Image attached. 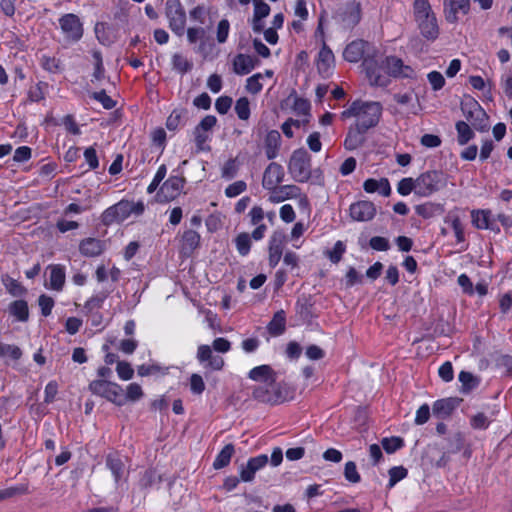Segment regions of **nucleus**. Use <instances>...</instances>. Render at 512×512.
I'll return each instance as SVG.
<instances>
[{
  "label": "nucleus",
  "mask_w": 512,
  "mask_h": 512,
  "mask_svg": "<svg viewBox=\"0 0 512 512\" xmlns=\"http://www.w3.org/2000/svg\"><path fill=\"white\" fill-rule=\"evenodd\" d=\"M382 111L383 107L380 102L355 100L341 112V118H355V125L361 131H368L379 123Z\"/></svg>",
  "instance_id": "1"
},
{
  "label": "nucleus",
  "mask_w": 512,
  "mask_h": 512,
  "mask_svg": "<svg viewBox=\"0 0 512 512\" xmlns=\"http://www.w3.org/2000/svg\"><path fill=\"white\" fill-rule=\"evenodd\" d=\"M449 176L438 170L422 173L416 178V195L429 197L448 185Z\"/></svg>",
  "instance_id": "2"
},
{
  "label": "nucleus",
  "mask_w": 512,
  "mask_h": 512,
  "mask_svg": "<svg viewBox=\"0 0 512 512\" xmlns=\"http://www.w3.org/2000/svg\"><path fill=\"white\" fill-rule=\"evenodd\" d=\"M291 177L299 183L308 182L311 177V160L303 149L295 150L288 163Z\"/></svg>",
  "instance_id": "3"
},
{
  "label": "nucleus",
  "mask_w": 512,
  "mask_h": 512,
  "mask_svg": "<svg viewBox=\"0 0 512 512\" xmlns=\"http://www.w3.org/2000/svg\"><path fill=\"white\" fill-rule=\"evenodd\" d=\"M89 390L94 395L103 397L117 406L125 404L123 390L117 383L106 380H94L89 384Z\"/></svg>",
  "instance_id": "4"
},
{
  "label": "nucleus",
  "mask_w": 512,
  "mask_h": 512,
  "mask_svg": "<svg viewBox=\"0 0 512 512\" xmlns=\"http://www.w3.org/2000/svg\"><path fill=\"white\" fill-rule=\"evenodd\" d=\"M165 14L169 22V28L177 36H182L186 26V13L180 0H167Z\"/></svg>",
  "instance_id": "5"
},
{
  "label": "nucleus",
  "mask_w": 512,
  "mask_h": 512,
  "mask_svg": "<svg viewBox=\"0 0 512 512\" xmlns=\"http://www.w3.org/2000/svg\"><path fill=\"white\" fill-rule=\"evenodd\" d=\"M363 67L371 85L386 87L390 83V76L385 68L384 59L381 62L374 59H365Z\"/></svg>",
  "instance_id": "6"
},
{
  "label": "nucleus",
  "mask_w": 512,
  "mask_h": 512,
  "mask_svg": "<svg viewBox=\"0 0 512 512\" xmlns=\"http://www.w3.org/2000/svg\"><path fill=\"white\" fill-rule=\"evenodd\" d=\"M59 25L66 40L77 42L82 38L83 23L77 15L73 13L63 15L59 19Z\"/></svg>",
  "instance_id": "7"
},
{
  "label": "nucleus",
  "mask_w": 512,
  "mask_h": 512,
  "mask_svg": "<svg viewBox=\"0 0 512 512\" xmlns=\"http://www.w3.org/2000/svg\"><path fill=\"white\" fill-rule=\"evenodd\" d=\"M131 216L130 201L121 200L118 203L108 207L102 213V222L105 225H111L113 223H120L125 221Z\"/></svg>",
  "instance_id": "8"
},
{
  "label": "nucleus",
  "mask_w": 512,
  "mask_h": 512,
  "mask_svg": "<svg viewBox=\"0 0 512 512\" xmlns=\"http://www.w3.org/2000/svg\"><path fill=\"white\" fill-rule=\"evenodd\" d=\"M470 0H444L443 13L445 20L450 24L457 23L462 16L469 13Z\"/></svg>",
  "instance_id": "9"
},
{
  "label": "nucleus",
  "mask_w": 512,
  "mask_h": 512,
  "mask_svg": "<svg viewBox=\"0 0 512 512\" xmlns=\"http://www.w3.org/2000/svg\"><path fill=\"white\" fill-rule=\"evenodd\" d=\"M185 179L181 176H170L160 187L157 194L159 201L169 202L176 199L183 191Z\"/></svg>",
  "instance_id": "10"
},
{
  "label": "nucleus",
  "mask_w": 512,
  "mask_h": 512,
  "mask_svg": "<svg viewBox=\"0 0 512 512\" xmlns=\"http://www.w3.org/2000/svg\"><path fill=\"white\" fill-rule=\"evenodd\" d=\"M253 397L260 402L268 404H277L283 401L276 379L271 384H258L253 389Z\"/></svg>",
  "instance_id": "11"
},
{
  "label": "nucleus",
  "mask_w": 512,
  "mask_h": 512,
  "mask_svg": "<svg viewBox=\"0 0 512 512\" xmlns=\"http://www.w3.org/2000/svg\"><path fill=\"white\" fill-rule=\"evenodd\" d=\"M349 211L351 218L359 222L370 221L376 215L374 203L367 200H361L351 204Z\"/></svg>",
  "instance_id": "12"
},
{
  "label": "nucleus",
  "mask_w": 512,
  "mask_h": 512,
  "mask_svg": "<svg viewBox=\"0 0 512 512\" xmlns=\"http://www.w3.org/2000/svg\"><path fill=\"white\" fill-rule=\"evenodd\" d=\"M472 225L480 230L499 232V227L494 221L492 213L488 209H474L471 211Z\"/></svg>",
  "instance_id": "13"
},
{
  "label": "nucleus",
  "mask_w": 512,
  "mask_h": 512,
  "mask_svg": "<svg viewBox=\"0 0 512 512\" xmlns=\"http://www.w3.org/2000/svg\"><path fill=\"white\" fill-rule=\"evenodd\" d=\"M268 463V456L265 454L252 457L247 461L245 466L240 468V480L243 482L253 481L256 472L261 470Z\"/></svg>",
  "instance_id": "14"
},
{
  "label": "nucleus",
  "mask_w": 512,
  "mask_h": 512,
  "mask_svg": "<svg viewBox=\"0 0 512 512\" xmlns=\"http://www.w3.org/2000/svg\"><path fill=\"white\" fill-rule=\"evenodd\" d=\"M269 191L268 200L271 203H281L289 199H294L300 196V188L296 185H277Z\"/></svg>",
  "instance_id": "15"
},
{
  "label": "nucleus",
  "mask_w": 512,
  "mask_h": 512,
  "mask_svg": "<svg viewBox=\"0 0 512 512\" xmlns=\"http://www.w3.org/2000/svg\"><path fill=\"white\" fill-rule=\"evenodd\" d=\"M384 63L390 77L412 78L415 75L414 69L404 65L402 60L397 57H386Z\"/></svg>",
  "instance_id": "16"
},
{
  "label": "nucleus",
  "mask_w": 512,
  "mask_h": 512,
  "mask_svg": "<svg viewBox=\"0 0 512 512\" xmlns=\"http://www.w3.org/2000/svg\"><path fill=\"white\" fill-rule=\"evenodd\" d=\"M284 170L283 167L275 162L270 163L263 174L262 186L266 190H270L271 188H275V186L279 185L284 180Z\"/></svg>",
  "instance_id": "17"
},
{
  "label": "nucleus",
  "mask_w": 512,
  "mask_h": 512,
  "mask_svg": "<svg viewBox=\"0 0 512 512\" xmlns=\"http://www.w3.org/2000/svg\"><path fill=\"white\" fill-rule=\"evenodd\" d=\"M334 64L335 59L333 52L326 46V44H323L316 60L318 72L323 77H328L332 73Z\"/></svg>",
  "instance_id": "18"
},
{
  "label": "nucleus",
  "mask_w": 512,
  "mask_h": 512,
  "mask_svg": "<svg viewBox=\"0 0 512 512\" xmlns=\"http://www.w3.org/2000/svg\"><path fill=\"white\" fill-rule=\"evenodd\" d=\"M49 270V282L45 287L55 291H61L65 284L66 271L61 264H51L47 267Z\"/></svg>",
  "instance_id": "19"
},
{
  "label": "nucleus",
  "mask_w": 512,
  "mask_h": 512,
  "mask_svg": "<svg viewBox=\"0 0 512 512\" xmlns=\"http://www.w3.org/2000/svg\"><path fill=\"white\" fill-rule=\"evenodd\" d=\"M393 98L395 102L404 108L406 113L417 114L420 110L417 95L413 91L397 93Z\"/></svg>",
  "instance_id": "20"
},
{
  "label": "nucleus",
  "mask_w": 512,
  "mask_h": 512,
  "mask_svg": "<svg viewBox=\"0 0 512 512\" xmlns=\"http://www.w3.org/2000/svg\"><path fill=\"white\" fill-rule=\"evenodd\" d=\"M257 60L248 54H237L232 62L233 71L237 75H247L249 74L256 66Z\"/></svg>",
  "instance_id": "21"
},
{
  "label": "nucleus",
  "mask_w": 512,
  "mask_h": 512,
  "mask_svg": "<svg viewBox=\"0 0 512 512\" xmlns=\"http://www.w3.org/2000/svg\"><path fill=\"white\" fill-rule=\"evenodd\" d=\"M459 405V400L457 398H444L439 399L433 404V413L438 418H447Z\"/></svg>",
  "instance_id": "22"
},
{
  "label": "nucleus",
  "mask_w": 512,
  "mask_h": 512,
  "mask_svg": "<svg viewBox=\"0 0 512 512\" xmlns=\"http://www.w3.org/2000/svg\"><path fill=\"white\" fill-rule=\"evenodd\" d=\"M249 379L259 384L272 383L275 380V372L269 365H260L252 368L248 373Z\"/></svg>",
  "instance_id": "23"
},
{
  "label": "nucleus",
  "mask_w": 512,
  "mask_h": 512,
  "mask_svg": "<svg viewBox=\"0 0 512 512\" xmlns=\"http://www.w3.org/2000/svg\"><path fill=\"white\" fill-rule=\"evenodd\" d=\"M363 189L367 193L378 192L380 195L387 197L391 193V186L386 178L374 179L369 178L364 181Z\"/></svg>",
  "instance_id": "24"
},
{
  "label": "nucleus",
  "mask_w": 512,
  "mask_h": 512,
  "mask_svg": "<svg viewBox=\"0 0 512 512\" xmlns=\"http://www.w3.org/2000/svg\"><path fill=\"white\" fill-rule=\"evenodd\" d=\"M421 34L429 39L434 40L439 35V27L435 14L429 15L427 18L417 20Z\"/></svg>",
  "instance_id": "25"
},
{
  "label": "nucleus",
  "mask_w": 512,
  "mask_h": 512,
  "mask_svg": "<svg viewBox=\"0 0 512 512\" xmlns=\"http://www.w3.org/2000/svg\"><path fill=\"white\" fill-rule=\"evenodd\" d=\"M270 7L263 1L254 3V14L252 29L256 33H260L264 29V19L269 15Z\"/></svg>",
  "instance_id": "26"
},
{
  "label": "nucleus",
  "mask_w": 512,
  "mask_h": 512,
  "mask_svg": "<svg viewBox=\"0 0 512 512\" xmlns=\"http://www.w3.org/2000/svg\"><path fill=\"white\" fill-rule=\"evenodd\" d=\"M281 144V135L276 130L269 131L264 140V150L266 157L272 160L277 157Z\"/></svg>",
  "instance_id": "27"
},
{
  "label": "nucleus",
  "mask_w": 512,
  "mask_h": 512,
  "mask_svg": "<svg viewBox=\"0 0 512 512\" xmlns=\"http://www.w3.org/2000/svg\"><path fill=\"white\" fill-rule=\"evenodd\" d=\"M104 250V244L96 238H86L79 244V251L83 256L96 257Z\"/></svg>",
  "instance_id": "28"
},
{
  "label": "nucleus",
  "mask_w": 512,
  "mask_h": 512,
  "mask_svg": "<svg viewBox=\"0 0 512 512\" xmlns=\"http://www.w3.org/2000/svg\"><path fill=\"white\" fill-rule=\"evenodd\" d=\"M106 466L111 471L115 482L118 484L125 476L123 459L118 454H109L106 458Z\"/></svg>",
  "instance_id": "29"
},
{
  "label": "nucleus",
  "mask_w": 512,
  "mask_h": 512,
  "mask_svg": "<svg viewBox=\"0 0 512 512\" xmlns=\"http://www.w3.org/2000/svg\"><path fill=\"white\" fill-rule=\"evenodd\" d=\"M283 253V237L274 234L269 243V265L276 267L281 260Z\"/></svg>",
  "instance_id": "30"
},
{
  "label": "nucleus",
  "mask_w": 512,
  "mask_h": 512,
  "mask_svg": "<svg viewBox=\"0 0 512 512\" xmlns=\"http://www.w3.org/2000/svg\"><path fill=\"white\" fill-rule=\"evenodd\" d=\"M365 42L361 40L353 41L346 46L343 57L346 61L356 63L363 57Z\"/></svg>",
  "instance_id": "31"
},
{
  "label": "nucleus",
  "mask_w": 512,
  "mask_h": 512,
  "mask_svg": "<svg viewBox=\"0 0 512 512\" xmlns=\"http://www.w3.org/2000/svg\"><path fill=\"white\" fill-rule=\"evenodd\" d=\"M367 131H361L358 126L350 128L344 141V146L347 150H355L360 147L364 141V134Z\"/></svg>",
  "instance_id": "32"
},
{
  "label": "nucleus",
  "mask_w": 512,
  "mask_h": 512,
  "mask_svg": "<svg viewBox=\"0 0 512 512\" xmlns=\"http://www.w3.org/2000/svg\"><path fill=\"white\" fill-rule=\"evenodd\" d=\"M286 327V315L283 310L277 311L267 325V330L272 336H279L284 333Z\"/></svg>",
  "instance_id": "33"
},
{
  "label": "nucleus",
  "mask_w": 512,
  "mask_h": 512,
  "mask_svg": "<svg viewBox=\"0 0 512 512\" xmlns=\"http://www.w3.org/2000/svg\"><path fill=\"white\" fill-rule=\"evenodd\" d=\"M8 311L19 322H26L29 318L28 304L25 300H15L10 303Z\"/></svg>",
  "instance_id": "34"
},
{
  "label": "nucleus",
  "mask_w": 512,
  "mask_h": 512,
  "mask_svg": "<svg viewBox=\"0 0 512 512\" xmlns=\"http://www.w3.org/2000/svg\"><path fill=\"white\" fill-rule=\"evenodd\" d=\"M200 243V235L194 230H187L182 236V251L191 253Z\"/></svg>",
  "instance_id": "35"
},
{
  "label": "nucleus",
  "mask_w": 512,
  "mask_h": 512,
  "mask_svg": "<svg viewBox=\"0 0 512 512\" xmlns=\"http://www.w3.org/2000/svg\"><path fill=\"white\" fill-rule=\"evenodd\" d=\"M233 453L234 446L232 444H227L226 446H224L223 449L216 456L213 462V467L215 469H222L226 467L230 463Z\"/></svg>",
  "instance_id": "36"
},
{
  "label": "nucleus",
  "mask_w": 512,
  "mask_h": 512,
  "mask_svg": "<svg viewBox=\"0 0 512 512\" xmlns=\"http://www.w3.org/2000/svg\"><path fill=\"white\" fill-rule=\"evenodd\" d=\"M442 211V207L439 204L427 202L424 204H419L415 206V212L417 215L421 216L424 219H429Z\"/></svg>",
  "instance_id": "37"
},
{
  "label": "nucleus",
  "mask_w": 512,
  "mask_h": 512,
  "mask_svg": "<svg viewBox=\"0 0 512 512\" xmlns=\"http://www.w3.org/2000/svg\"><path fill=\"white\" fill-rule=\"evenodd\" d=\"M445 222L450 224V226L454 232L456 242L457 243L463 242L465 240L464 228H463V225H462V222H461L459 216L449 214L446 217Z\"/></svg>",
  "instance_id": "38"
},
{
  "label": "nucleus",
  "mask_w": 512,
  "mask_h": 512,
  "mask_svg": "<svg viewBox=\"0 0 512 512\" xmlns=\"http://www.w3.org/2000/svg\"><path fill=\"white\" fill-rule=\"evenodd\" d=\"M413 13L416 21L422 18H427L433 14L431 5L428 0H414Z\"/></svg>",
  "instance_id": "39"
},
{
  "label": "nucleus",
  "mask_w": 512,
  "mask_h": 512,
  "mask_svg": "<svg viewBox=\"0 0 512 512\" xmlns=\"http://www.w3.org/2000/svg\"><path fill=\"white\" fill-rule=\"evenodd\" d=\"M172 66L175 71L185 74L192 69L193 64L182 54L176 53L172 57Z\"/></svg>",
  "instance_id": "40"
},
{
  "label": "nucleus",
  "mask_w": 512,
  "mask_h": 512,
  "mask_svg": "<svg viewBox=\"0 0 512 512\" xmlns=\"http://www.w3.org/2000/svg\"><path fill=\"white\" fill-rule=\"evenodd\" d=\"M492 421V417L483 412H478L470 418V425L475 430H486Z\"/></svg>",
  "instance_id": "41"
},
{
  "label": "nucleus",
  "mask_w": 512,
  "mask_h": 512,
  "mask_svg": "<svg viewBox=\"0 0 512 512\" xmlns=\"http://www.w3.org/2000/svg\"><path fill=\"white\" fill-rule=\"evenodd\" d=\"M234 109L240 120L246 121L249 119L251 111L250 101L247 97H240L237 99Z\"/></svg>",
  "instance_id": "42"
},
{
  "label": "nucleus",
  "mask_w": 512,
  "mask_h": 512,
  "mask_svg": "<svg viewBox=\"0 0 512 512\" xmlns=\"http://www.w3.org/2000/svg\"><path fill=\"white\" fill-rule=\"evenodd\" d=\"M263 79H264V74H262V73H256V74L250 76L249 78H247L246 86H245L247 92H249L250 94H253V95L258 94L263 88V84L261 82Z\"/></svg>",
  "instance_id": "43"
},
{
  "label": "nucleus",
  "mask_w": 512,
  "mask_h": 512,
  "mask_svg": "<svg viewBox=\"0 0 512 512\" xmlns=\"http://www.w3.org/2000/svg\"><path fill=\"white\" fill-rule=\"evenodd\" d=\"M456 130H457V133H458V143L460 145L466 144L474 136L473 130L464 121H459L456 124Z\"/></svg>",
  "instance_id": "44"
},
{
  "label": "nucleus",
  "mask_w": 512,
  "mask_h": 512,
  "mask_svg": "<svg viewBox=\"0 0 512 512\" xmlns=\"http://www.w3.org/2000/svg\"><path fill=\"white\" fill-rule=\"evenodd\" d=\"M3 284L12 296L19 297L26 293V289L15 279L6 277L3 279Z\"/></svg>",
  "instance_id": "45"
},
{
  "label": "nucleus",
  "mask_w": 512,
  "mask_h": 512,
  "mask_svg": "<svg viewBox=\"0 0 512 512\" xmlns=\"http://www.w3.org/2000/svg\"><path fill=\"white\" fill-rule=\"evenodd\" d=\"M388 474H389V483H388V486L389 488H392L394 487L399 481L403 480L404 478H406L407 474H408V471L406 468H404L403 466H394L392 468L389 469L388 471Z\"/></svg>",
  "instance_id": "46"
},
{
  "label": "nucleus",
  "mask_w": 512,
  "mask_h": 512,
  "mask_svg": "<svg viewBox=\"0 0 512 512\" xmlns=\"http://www.w3.org/2000/svg\"><path fill=\"white\" fill-rule=\"evenodd\" d=\"M21 356L22 351L18 346L0 342V357H9L12 360H18Z\"/></svg>",
  "instance_id": "47"
},
{
  "label": "nucleus",
  "mask_w": 512,
  "mask_h": 512,
  "mask_svg": "<svg viewBox=\"0 0 512 512\" xmlns=\"http://www.w3.org/2000/svg\"><path fill=\"white\" fill-rule=\"evenodd\" d=\"M310 103L308 100L300 97H296L293 102L292 109L293 111L299 115L303 116L305 118L309 119L310 116Z\"/></svg>",
  "instance_id": "48"
},
{
  "label": "nucleus",
  "mask_w": 512,
  "mask_h": 512,
  "mask_svg": "<svg viewBox=\"0 0 512 512\" xmlns=\"http://www.w3.org/2000/svg\"><path fill=\"white\" fill-rule=\"evenodd\" d=\"M397 192L402 196H407L411 192L416 194V178H403L397 185Z\"/></svg>",
  "instance_id": "49"
},
{
  "label": "nucleus",
  "mask_w": 512,
  "mask_h": 512,
  "mask_svg": "<svg viewBox=\"0 0 512 512\" xmlns=\"http://www.w3.org/2000/svg\"><path fill=\"white\" fill-rule=\"evenodd\" d=\"M235 244L239 254L246 256L250 251L251 238L247 233H241L236 237Z\"/></svg>",
  "instance_id": "50"
},
{
  "label": "nucleus",
  "mask_w": 512,
  "mask_h": 512,
  "mask_svg": "<svg viewBox=\"0 0 512 512\" xmlns=\"http://www.w3.org/2000/svg\"><path fill=\"white\" fill-rule=\"evenodd\" d=\"M118 377L123 381H128L133 378L134 370L131 365L126 361H119L116 366Z\"/></svg>",
  "instance_id": "51"
},
{
  "label": "nucleus",
  "mask_w": 512,
  "mask_h": 512,
  "mask_svg": "<svg viewBox=\"0 0 512 512\" xmlns=\"http://www.w3.org/2000/svg\"><path fill=\"white\" fill-rule=\"evenodd\" d=\"M38 304L41 309V314L47 317L51 314L55 302L52 297L46 294H42L38 298Z\"/></svg>",
  "instance_id": "52"
},
{
  "label": "nucleus",
  "mask_w": 512,
  "mask_h": 512,
  "mask_svg": "<svg viewBox=\"0 0 512 512\" xmlns=\"http://www.w3.org/2000/svg\"><path fill=\"white\" fill-rule=\"evenodd\" d=\"M143 397V390L137 383H131L126 388V395L124 396L126 401H137Z\"/></svg>",
  "instance_id": "53"
},
{
  "label": "nucleus",
  "mask_w": 512,
  "mask_h": 512,
  "mask_svg": "<svg viewBox=\"0 0 512 512\" xmlns=\"http://www.w3.org/2000/svg\"><path fill=\"white\" fill-rule=\"evenodd\" d=\"M166 173H167V168H166V166L164 164H162L158 168L156 174L154 175L153 180L151 181V183L147 187V192L149 194H152L153 192H155L157 190V188L159 187L160 183L165 178Z\"/></svg>",
  "instance_id": "54"
},
{
  "label": "nucleus",
  "mask_w": 512,
  "mask_h": 512,
  "mask_svg": "<svg viewBox=\"0 0 512 512\" xmlns=\"http://www.w3.org/2000/svg\"><path fill=\"white\" fill-rule=\"evenodd\" d=\"M230 31V23L227 19H222L217 26L216 39L218 43L223 44L227 41Z\"/></svg>",
  "instance_id": "55"
},
{
  "label": "nucleus",
  "mask_w": 512,
  "mask_h": 512,
  "mask_svg": "<svg viewBox=\"0 0 512 512\" xmlns=\"http://www.w3.org/2000/svg\"><path fill=\"white\" fill-rule=\"evenodd\" d=\"M247 189V185L244 181L239 180L228 185L225 189V195L229 198H234Z\"/></svg>",
  "instance_id": "56"
},
{
  "label": "nucleus",
  "mask_w": 512,
  "mask_h": 512,
  "mask_svg": "<svg viewBox=\"0 0 512 512\" xmlns=\"http://www.w3.org/2000/svg\"><path fill=\"white\" fill-rule=\"evenodd\" d=\"M382 446L387 453L391 454L403 446V440L399 437L384 438Z\"/></svg>",
  "instance_id": "57"
},
{
  "label": "nucleus",
  "mask_w": 512,
  "mask_h": 512,
  "mask_svg": "<svg viewBox=\"0 0 512 512\" xmlns=\"http://www.w3.org/2000/svg\"><path fill=\"white\" fill-rule=\"evenodd\" d=\"M344 476L346 480L351 483H358L360 481V475L353 461H349L345 464Z\"/></svg>",
  "instance_id": "58"
},
{
  "label": "nucleus",
  "mask_w": 512,
  "mask_h": 512,
  "mask_svg": "<svg viewBox=\"0 0 512 512\" xmlns=\"http://www.w3.org/2000/svg\"><path fill=\"white\" fill-rule=\"evenodd\" d=\"M427 79L434 91H438L445 85V79L443 75L438 71H431L427 75Z\"/></svg>",
  "instance_id": "59"
},
{
  "label": "nucleus",
  "mask_w": 512,
  "mask_h": 512,
  "mask_svg": "<svg viewBox=\"0 0 512 512\" xmlns=\"http://www.w3.org/2000/svg\"><path fill=\"white\" fill-rule=\"evenodd\" d=\"M369 245L375 251H387L390 248L389 240L381 236L372 237L369 241Z\"/></svg>",
  "instance_id": "60"
},
{
  "label": "nucleus",
  "mask_w": 512,
  "mask_h": 512,
  "mask_svg": "<svg viewBox=\"0 0 512 512\" xmlns=\"http://www.w3.org/2000/svg\"><path fill=\"white\" fill-rule=\"evenodd\" d=\"M58 393V383L55 380L49 381L44 389V402L49 404L55 400Z\"/></svg>",
  "instance_id": "61"
},
{
  "label": "nucleus",
  "mask_w": 512,
  "mask_h": 512,
  "mask_svg": "<svg viewBox=\"0 0 512 512\" xmlns=\"http://www.w3.org/2000/svg\"><path fill=\"white\" fill-rule=\"evenodd\" d=\"M344 252H345L344 243L342 241H337L334 244L332 250H330L327 254H328V257L331 262L338 263L341 260Z\"/></svg>",
  "instance_id": "62"
},
{
  "label": "nucleus",
  "mask_w": 512,
  "mask_h": 512,
  "mask_svg": "<svg viewBox=\"0 0 512 512\" xmlns=\"http://www.w3.org/2000/svg\"><path fill=\"white\" fill-rule=\"evenodd\" d=\"M237 170L236 160L230 159L223 165L221 175L223 178L230 180L236 176Z\"/></svg>",
  "instance_id": "63"
},
{
  "label": "nucleus",
  "mask_w": 512,
  "mask_h": 512,
  "mask_svg": "<svg viewBox=\"0 0 512 512\" xmlns=\"http://www.w3.org/2000/svg\"><path fill=\"white\" fill-rule=\"evenodd\" d=\"M430 418V407L428 404L421 405L416 411L414 422L416 425L425 424Z\"/></svg>",
  "instance_id": "64"
}]
</instances>
